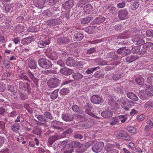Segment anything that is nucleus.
<instances>
[{
    "label": "nucleus",
    "mask_w": 153,
    "mask_h": 153,
    "mask_svg": "<svg viewBox=\"0 0 153 153\" xmlns=\"http://www.w3.org/2000/svg\"><path fill=\"white\" fill-rule=\"evenodd\" d=\"M104 75L102 74L101 72L100 71H97L94 74V77L96 78H100L103 76Z\"/></svg>",
    "instance_id": "obj_56"
},
{
    "label": "nucleus",
    "mask_w": 153,
    "mask_h": 153,
    "mask_svg": "<svg viewBox=\"0 0 153 153\" xmlns=\"http://www.w3.org/2000/svg\"><path fill=\"white\" fill-rule=\"evenodd\" d=\"M101 115L105 118L111 117L112 116V113L111 111L105 110L101 113Z\"/></svg>",
    "instance_id": "obj_27"
},
{
    "label": "nucleus",
    "mask_w": 153,
    "mask_h": 153,
    "mask_svg": "<svg viewBox=\"0 0 153 153\" xmlns=\"http://www.w3.org/2000/svg\"><path fill=\"white\" fill-rule=\"evenodd\" d=\"M60 83V80L56 78H51L48 81V86L51 88L58 87Z\"/></svg>",
    "instance_id": "obj_4"
},
{
    "label": "nucleus",
    "mask_w": 153,
    "mask_h": 153,
    "mask_svg": "<svg viewBox=\"0 0 153 153\" xmlns=\"http://www.w3.org/2000/svg\"><path fill=\"white\" fill-rule=\"evenodd\" d=\"M75 60L72 57L68 58L66 60V64L68 66H74L75 64Z\"/></svg>",
    "instance_id": "obj_18"
},
{
    "label": "nucleus",
    "mask_w": 153,
    "mask_h": 153,
    "mask_svg": "<svg viewBox=\"0 0 153 153\" xmlns=\"http://www.w3.org/2000/svg\"><path fill=\"white\" fill-rule=\"evenodd\" d=\"M48 57L52 60L56 59L58 57V54L54 51H51L47 55Z\"/></svg>",
    "instance_id": "obj_13"
},
{
    "label": "nucleus",
    "mask_w": 153,
    "mask_h": 153,
    "mask_svg": "<svg viewBox=\"0 0 153 153\" xmlns=\"http://www.w3.org/2000/svg\"><path fill=\"white\" fill-rule=\"evenodd\" d=\"M90 0H80L78 3V7H83L87 3L90 2Z\"/></svg>",
    "instance_id": "obj_34"
},
{
    "label": "nucleus",
    "mask_w": 153,
    "mask_h": 153,
    "mask_svg": "<svg viewBox=\"0 0 153 153\" xmlns=\"http://www.w3.org/2000/svg\"><path fill=\"white\" fill-rule=\"evenodd\" d=\"M92 20V19L91 17H87L85 18L82 19L81 20V22L82 24H85L89 23Z\"/></svg>",
    "instance_id": "obj_41"
},
{
    "label": "nucleus",
    "mask_w": 153,
    "mask_h": 153,
    "mask_svg": "<svg viewBox=\"0 0 153 153\" xmlns=\"http://www.w3.org/2000/svg\"><path fill=\"white\" fill-rule=\"evenodd\" d=\"M60 18L54 19H50L46 22V24L50 26L60 24L61 22Z\"/></svg>",
    "instance_id": "obj_8"
},
{
    "label": "nucleus",
    "mask_w": 153,
    "mask_h": 153,
    "mask_svg": "<svg viewBox=\"0 0 153 153\" xmlns=\"http://www.w3.org/2000/svg\"><path fill=\"white\" fill-rule=\"evenodd\" d=\"M127 130L130 133L135 134L137 133L136 129L133 127H129L127 128Z\"/></svg>",
    "instance_id": "obj_57"
},
{
    "label": "nucleus",
    "mask_w": 153,
    "mask_h": 153,
    "mask_svg": "<svg viewBox=\"0 0 153 153\" xmlns=\"http://www.w3.org/2000/svg\"><path fill=\"white\" fill-rule=\"evenodd\" d=\"M72 77L75 79H78L82 78L83 75L79 72L74 73L72 74Z\"/></svg>",
    "instance_id": "obj_38"
},
{
    "label": "nucleus",
    "mask_w": 153,
    "mask_h": 153,
    "mask_svg": "<svg viewBox=\"0 0 153 153\" xmlns=\"http://www.w3.org/2000/svg\"><path fill=\"white\" fill-rule=\"evenodd\" d=\"M82 33H75L74 36V40L75 41H81L84 37Z\"/></svg>",
    "instance_id": "obj_21"
},
{
    "label": "nucleus",
    "mask_w": 153,
    "mask_h": 153,
    "mask_svg": "<svg viewBox=\"0 0 153 153\" xmlns=\"http://www.w3.org/2000/svg\"><path fill=\"white\" fill-rule=\"evenodd\" d=\"M38 26L32 27L29 28V31L32 32H36L39 31V27Z\"/></svg>",
    "instance_id": "obj_50"
},
{
    "label": "nucleus",
    "mask_w": 153,
    "mask_h": 153,
    "mask_svg": "<svg viewBox=\"0 0 153 153\" xmlns=\"http://www.w3.org/2000/svg\"><path fill=\"white\" fill-rule=\"evenodd\" d=\"M74 71L67 68H63L60 69V73L64 75H68L73 73Z\"/></svg>",
    "instance_id": "obj_10"
},
{
    "label": "nucleus",
    "mask_w": 153,
    "mask_h": 153,
    "mask_svg": "<svg viewBox=\"0 0 153 153\" xmlns=\"http://www.w3.org/2000/svg\"><path fill=\"white\" fill-rule=\"evenodd\" d=\"M69 92V90L67 88H64L61 89L60 91L61 95H65L68 94Z\"/></svg>",
    "instance_id": "obj_51"
},
{
    "label": "nucleus",
    "mask_w": 153,
    "mask_h": 153,
    "mask_svg": "<svg viewBox=\"0 0 153 153\" xmlns=\"http://www.w3.org/2000/svg\"><path fill=\"white\" fill-rule=\"evenodd\" d=\"M73 131V129L71 128L66 129L61 134V136L62 138L65 137L68 134H72Z\"/></svg>",
    "instance_id": "obj_24"
},
{
    "label": "nucleus",
    "mask_w": 153,
    "mask_h": 153,
    "mask_svg": "<svg viewBox=\"0 0 153 153\" xmlns=\"http://www.w3.org/2000/svg\"><path fill=\"white\" fill-rule=\"evenodd\" d=\"M144 107L146 108H153V100H150L146 103L144 105Z\"/></svg>",
    "instance_id": "obj_40"
},
{
    "label": "nucleus",
    "mask_w": 153,
    "mask_h": 153,
    "mask_svg": "<svg viewBox=\"0 0 153 153\" xmlns=\"http://www.w3.org/2000/svg\"><path fill=\"white\" fill-rule=\"evenodd\" d=\"M135 81L137 84L140 85L143 88V85L146 84L143 83V79L142 77H137L135 79Z\"/></svg>",
    "instance_id": "obj_32"
},
{
    "label": "nucleus",
    "mask_w": 153,
    "mask_h": 153,
    "mask_svg": "<svg viewBox=\"0 0 153 153\" xmlns=\"http://www.w3.org/2000/svg\"><path fill=\"white\" fill-rule=\"evenodd\" d=\"M100 69L99 67L92 68L89 69H88L86 71V73L87 74H90L95 71L99 70Z\"/></svg>",
    "instance_id": "obj_42"
},
{
    "label": "nucleus",
    "mask_w": 153,
    "mask_h": 153,
    "mask_svg": "<svg viewBox=\"0 0 153 153\" xmlns=\"http://www.w3.org/2000/svg\"><path fill=\"white\" fill-rule=\"evenodd\" d=\"M38 63L40 67L44 68H50L52 65V64L50 61L45 59H39Z\"/></svg>",
    "instance_id": "obj_1"
},
{
    "label": "nucleus",
    "mask_w": 153,
    "mask_h": 153,
    "mask_svg": "<svg viewBox=\"0 0 153 153\" xmlns=\"http://www.w3.org/2000/svg\"><path fill=\"white\" fill-rule=\"evenodd\" d=\"M58 91L59 89H57L53 91L51 94V98L53 100L56 99L58 96Z\"/></svg>",
    "instance_id": "obj_44"
},
{
    "label": "nucleus",
    "mask_w": 153,
    "mask_h": 153,
    "mask_svg": "<svg viewBox=\"0 0 153 153\" xmlns=\"http://www.w3.org/2000/svg\"><path fill=\"white\" fill-rule=\"evenodd\" d=\"M28 75L31 79L34 82V83L36 85L37 87H38V82L39 79L36 78L30 71H28Z\"/></svg>",
    "instance_id": "obj_19"
},
{
    "label": "nucleus",
    "mask_w": 153,
    "mask_h": 153,
    "mask_svg": "<svg viewBox=\"0 0 153 153\" xmlns=\"http://www.w3.org/2000/svg\"><path fill=\"white\" fill-rule=\"evenodd\" d=\"M61 151L62 153H71L74 151V149L71 148H67L66 146H64Z\"/></svg>",
    "instance_id": "obj_33"
},
{
    "label": "nucleus",
    "mask_w": 153,
    "mask_h": 153,
    "mask_svg": "<svg viewBox=\"0 0 153 153\" xmlns=\"http://www.w3.org/2000/svg\"><path fill=\"white\" fill-rule=\"evenodd\" d=\"M153 45V43L150 42H147L146 43H144V44L143 45V48H145L147 49L150 47L152 46Z\"/></svg>",
    "instance_id": "obj_61"
},
{
    "label": "nucleus",
    "mask_w": 153,
    "mask_h": 153,
    "mask_svg": "<svg viewBox=\"0 0 153 153\" xmlns=\"http://www.w3.org/2000/svg\"><path fill=\"white\" fill-rule=\"evenodd\" d=\"M104 143L102 142H99L96 143L93 145L92 148V151L94 152L98 153L101 152L104 146Z\"/></svg>",
    "instance_id": "obj_3"
},
{
    "label": "nucleus",
    "mask_w": 153,
    "mask_h": 153,
    "mask_svg": "<svg viewBox=\"0 0 153 153\" xmlns=\"http://www.w3.org/2000/svg\"><path fill=\"white\" fill-rule=\"evenodd\" d=\"M62 119L66 121H70L73 120V117L69 113H64L62 115Z\"/></svg>",
    "instance_id": "obj_12"
},
{
    "label": "nucleus",
    "mask_w": 153,
    "mask_h": 153,
    "mask_svg": "<svg viewBox=\"0 0 153 153\" xmlns=\"http://www.w3.org/2000/svg\"><path fill=\"white\" fill-rule=\"evenodd\" d=\"M139 56L137 55H131V56H128L126 58V60L127 62L130 63L137 59Z\"/></svg>",
    "instance_id": "obj_23"
},
{
    "label": "nucleus",
    "mask_w": 153,
    "mask_h": 153,
    "mask_svg": "<svg viewBox=\"0 0 153 153\" xmlns=\"http://www.w3.org/2000/svg\"><path fill=\"white\" fill-rule=\"evenodd\" d=\"M5 10L6 12H12L13 7L10 4H7L5 6Z\"/></svg>",
    "instance_id": "obj_52"
},
{
    "label": "nucleus",
    "mask_w": 153,
    "mask_h": 153,
    "mask_svg": "<svg viewBox=\"0 0 153 153\" xmlns=\"http://www.w3.org/2000/svg\"><path fill=\"white\" fill-rule=\"evenodd\" d=\"M97 50L95 48H90L89 49L87 50V54H91L96 52Z\"/></svg>",
    "instance_id": "obj_58"
},
{
    "label": "nucleus",
    "mask_w": 153,
    "mask_h": 153,
    "mask_svg": "<svg viewBox=\"0 0 153 153\" xmlns=\"http://www.w3.org/2000/svg\"><path fill=\"white\" fill-rule=\"evenodd\" d=\"M140 50V47L139 46H134L133 47L131 50V52H132L133 53H139Z\"/></svg>",
    "instance_id": "obj_46"
},
{
    "label": "nucleus",
    "mask_w": 153,
    "mask_h": 153,
    "mask_svg": "<svg viewBox=\"0 0 153 153\" xmlns=\"http://www.w3.org/2000/svg\"><path fill=\"white\" fill-rule=\"evenodd\" d=\"M33 40L32 37H28L23 39L21 43L23 45H26L30 43Z\"/></svg>",
    "instance_id": "obj_28"
},
{
    "label": "nucleus",
    "mask_w": 153,
    "mask_h": 153,
    "mask_svg": "<svg viewBox=\"0 0 153 153\" xmlns=\"http://www.w3.org/2000/svg\"><path fill=\"white\" fill-rule=\"evenodd\" d=\"M95 28L94 26H88L85 28L86 32L88 33L93 34L94 31L93 30Z\"/></svg>",
    "instance_id": "obj_43"
},
{
    "label": "nucleus",
    "mask_w": 153,
    "mask_h": 153,
    "mask_svg": "<svg viewBox=\"0 0 153 153\" xmlns=\"http://www.w3.org/2000/svg\"><path fill=\"white\" fill-rule=\"evenodd\" d=\"M147 49L146 48H143V46L142 47L141 50H140L139 53V54H140L141 55H144L147 52Z\"/></svg>",
    "instance_id": "obj_63"
},
{
    "label": "nucleus",
    "mask_w": 153,
    "mask_h": 153,
    "mask_svg": "<svg viewBox=\"0 0 153 153\" xmlns=\"http://www.w3.org/2000/svg\"><path fill=\"white\" fill-rule=\"evenodd\" d=\"M42 129L40 127L36 126L34 127L33 131L32 133L37 135L41 136L42 132Z\"/></svg>",
    "instance_id": "obj_20"
},
{
    "label": "nucleus",
    "mask_w": 153,
    "mask_h": 153,
    "mask_svg": "<svg viewBox=\"0 0 153 153\" xmlns=\"http://www.w3.org/2000/svg\"><path fill=\"white\" fill-rule=\"evenodd\" d=\"M24 30V27L21 25H19L15 27L14 31L16 33H21Z\"/></svg>",
    "instance_id": "obj_17"
},
{
    "label": "nucleus",
    "mask_w": 153,
    "mask_h": 153,
    "mask_svg": "<svg viewBox=\"0 0 153 153\" xmlns=\"http://www.w3.org/2000/svg\"><path fill=\"white\" fill-rule=\"evenodd\" d=\"M71 108L74 112L77 113L82 114L84 112L81 108L79 106L76 105H73L71 107Z\"/></svg>",
    "instance_id": "obj_11"
},
{
    "label": "nucleus",
    "mask_w": 153,
    "mask_h": 153,
    "mask_svg": "<svg viewBox=\"0 0 153 153\" xmlns=\"http://www.w3.org/2000/svg\"><path fill=\"white\" fill-rule=\"evenodd\" d=\"M60 123L56 120L52 121L51 122V126L55 129H58L59 128Z\"/></svg>",
    "instance_id": "obj_35"
},
{
    "label": "nucleus",
    "mask_w": 153,
    "mask_h": 153,
    "mask_svg": "<svg viewBox=\"0 0 153 153\" xmlns=\"http://www.w3.org/2000/svg\"><path fill=\"white\" fill-rule=\"evenodd\" d=\"M146 35L147 36L149 37H152L153 36V30H148L146 31Z\"/></svg>",
    "instance_id": "obj_64"
},
{
    "label": "nucleus",
    "mask_w": 153,
    "mask_h": 153,
    "mask_svg": "<svg viewBox=\"0 0 153 153\" xmlns=\"http://www.w3.org/2000/svg\"><path fill=\"white\" fill-rule=\"evenodd\" d=\"M143 88L145 89L146 94L148 96H153V86L152 85L146 84L143 85Z\"/></svg>",
    "instance_id": "obj_5"
},
{
    "label": "nucleus",
    "mask_w": 153,
    "mask_h": 153,
    "mask_svg": "<svg viewBox=\"0 0 153 153\" xmlns=\"http://www.w3.org/2000/svg\"><path fill=\"white\" fill-rule=\"evenodd\" d=\"M50 41L49 39L46 41H39L37 43L38 46L41 48H44L46 45H48L50 43Z\"/></svg>",
    "instance_id": "obj_14"
},
{
    "label": "nucleus",
    "mask_w": 153,
    "mask_h": 153,
    "mask_svg": "<svg viewBox=\"0 0 153 153\" xmlns=\"http://www.w3.org/2000/svg\"><path fill=\"white\" fill-rule=\"evenodd\" d=\"M140 35L139 34H137L134 36L132 39V41L134 43L136 42L139 39H140Z\"/></svg>",
    "instance_id": "obj_54"
},
{
    "label": "nucleus",
    "mask_w": 153,
    "mask_h": 153,
    "mask_svg": "<svg viewBox=\"0 0 153 153\" xmlns=\"http://www.w3.org/2000/svg\"><path fill=\"white\" fill-rule=\"evenodd\" d=\"M59 139V137L56 135H53L50 137L49 138L48 142L50 145H52L56 140Z\"/></svg>",
    "instance_id": "obj_31"
},
{
    "label": "nucleus",
    "mask_w": 153,
    "mask_h": 153,
    "mask_svg": "<svg viewBox=\"0 0 153 153\" xmlns=\"http://www.w3.org/2000/svg\"><path fill=\"white\" fill-rule=\"evenodd\" d=\"M35 117H36L38 120L42 124H45L48 122V120L45 118L44 116L41 115H36Z\"/></svg>",
    "instance_id": "obj_16"
},
{
    "label": "nucleus",
    "mask_w": 153,
    "mask_h": 153,
    "mask_svg": "<svg viewBox=\"0 0 153 153\" xmlns=\"http://www.w3.org/2000/svg\"><path fill=\"white\" fill-rule=\"evenodd\" d=\"M20 125L18 123H16L11 125V129L14 131H18L20 129Z\"/></svg>",
    "instance_id": "obj_29"
},
{
    "label": "nucleus",
    "mask_w": 153,
    "mask_h": 153,
    "mask_svg": "<svg viewBox=\"0 0 153 153\" xmlns=\"http://www.w3.org/2000/svg\"><path fill=\"white\" fill-rule=\"evenodd\" d=\"M147 123V125L144 128V130L145 131H147L150 130L153 126V123L151 120H148Z\"/></svg>",
    "instance_id": "obj_26"
},
{
    "label": "nucleus",
    "mask_w": 153,
    "mask_h": 153,
    "mask_svg": "<svg viewBox=\"0 0 153 153\" xmlns=\"http://www.w3.org/2000/svg\"><path fill=\"white\" fill-rule=\"evenodd\" d=\"M77 117L78 120L81 122H85L88 120V118L85 117L83 115H78L77 116Z\"/></svg>",
    "instance_id": "obj_39"
},
{
    "label": "nucleus",
    "mask_w": 153,
    "mask_h": 153,
    "mask_svg": "<svg viewBox=\"0 0 153 153\" xmlns=\"http://www.w3.org/2000/svg\"><path fill=\"white\" fill-rule=\"evenodd\" d=\"M128 100L125 97H122L118 99L117 102L118 103H122L123 105H125Z\"/></svg>",
    "instance_id": "obj_36"
},
{
    "label": "nucleus",
    "mask_w": 153,
    "mask_h": 153,
    "mask_svg": "<svg viewBox=\"0 0 153 153\" xmlns=\"http://www.w3.org/2000/svg\"><path fill=\"white\" fill-rule=\"evenodd\" d=\"M131 51L129 49H126L124 50L123 52V56H124L129 55L131 53Z\"/></svg>",
    "instance_id": "obj_62"
},
{
    "label": "nucleus",
    "mask_w": 153,
    "mask_h": 153,
    "mask_svg": "<svg viewBox=\"0 0 153 153\" xmlns=\"http://www.w3.org/2000/svg\"><path fill=\"white\" fill-rule=\"evenodd\" d=\"M7 89L9 91L14 93L13 94L16 93L15 91L14 86L13 85H7Z\"/></svg>",
    "instance_id": "obj_53"
},
{
    "label": "nucleus",
    "mask_w": 153,
    "mask_h": 153,
    "mask_svg": "<svg viewBox=\"0 0 153 153\" xmlns=\"http://www.w3.org/2000/svg\"><path fill=\"white\" fill-rule=\"evenodd\" d=\"M118 17L120 20H124L128 19V10L124 9L120 10L118 13Z\"/></svg>",
    "instance_id": "obj_6"
},
{
    "label": "nucleus",
    "mask_w": 153,
    "mask_h": 153,
    "mask_svg": "<svg viewBox=\"0 0 153 153\" xmlns=\"http://www.w3.org/2000/svg\"><path fill=\"white\" fill-rule=\"evenodd\" d=\"M139 5L140 4L138 1H136L132 4V6L133 7V9L134 10H135L139 7Z\"/></svg>",
    "instance_id": "obj_60"
},
{
    "label": "nucleus",
    "mask_w": 153,
    "mask_h": 153,
    "mask_svg": "<svg viewBox=\"0 0 153 153\" xmlns=\"http://www.w3.org/2000/svg\"><path fill=\"white\" fill-rule=\"evenodd\" d=\"M127 97L131 100L137 101L138 100L137 96L134 93L131 92H129L127 94Z\"/></svg>",
    "instance_id": "obj_22"
},
{
    "label": "nucleus",
    "mask_w": 153,
    "mask_h": 153,
    "mask_svg": "<svg viewBox=\"0 0 153 153\" xmlns=\"http://www.w3.org/2000/svg\"><path fill=\"white\" fill-rule=\"evenodd\" d=\"M44 116L46 118H47L51 120L53 119V117L50 111H46L44 113Z\"/></svg>",
    "instance_id": "obj_45"
},
{
    "label": "nucleus",
    "mask_w": 153,
    "mask_h": 153,
    "mask_svg": "<svg viewBox=\"0 0 153 153\" xmlns=\"http://www.w3.org/2000/svg\"><path fill=\"white\" fill-rule=\"evenodd\" d=\"M126 48V47L120 48L117 50V53L119 54H121L122 56H123V51Z\"/></svg>",
    "instance_id": "obj_55"
},
{
    "label": "nucleus",
    "mask_w": 153,
    "mask_h": 153,
    "mask_svg": "<svg viewBox=\"0 0 153 153\" xmlns=\"http://www.w3.org/2000/svg\"><path fill=\"white\" fill-rule=\"evenodd\" d=\"M122 75V74H115L113 75L112 78L114 80H117L120 79Z\"/></svg>",
    "instance_id": "obj_49"
},
{
    "label": "nucleus",
    "mask_w": 153,
    "mask_h": 153,
    "mask_svg": "<svg viewBox=\"0 0 153 153\" xmlns=\"http://www.w3.org/2000/svg\"><path fill=\"white\" fill-rule=\"evenodd\" d=\"M116 137L118 139H123L128 141L131 140L130 136L124 130L118 131L116 132Z\"/></svg>",
    "instance_id": "obj_2"
},
{
    "label": "nucleus",
    "mask_w": 153,
    "mask_h": 153,
    "mask_svg": "<svg viewBox=\"0 0 153 153\" xmlns=\"http://www.w3.org/2000/svg\"><path fill=\"white\" fill-rule=\"evenodd\" d=\"M105 18L103 16H100L96 18L92 22V25L99 24L103 22L105 20Z\"/></svg>",
    "instance_id": "obj_15"
},
{
    "label": "nucleus",
    "mask_w": 153,
    "mask_h": 153,
    "mask_svg": "<svg viewBox=\"0 0 153 153\" xmlns=\"http://www.w3.org/2000/svg\"><path fill=\"white\" fill-rule=\"evenodd\" d=\"M131 101H129L127 103L126 105H123V108L126 111H128L129 110V109L131 108V105L130 103Z\"/></svg>",
    "instance_id": "obj_59"
},
{
    "label": "nucleus",
    "mask_w": 153,
    "mask_h": 153,
    "mask_svg": "<svg viewBox=\"0 0 153 153\" xmlns=\"http://www.w3.org/2000/svg\"><path fill=\"white\" fill-rule=\"evenodd\" d=\"M74 138L77 140H81L83 138V136L79 133L76 132L74 134L73 136Z\"/></svg>",
    "instance_id": "obj_47"
},
{
    "label": "nucleus",
    "mask_w": 153,
    "mask_h": 153,
    "mask_svg": "<svg viewBox=\"0 0 153 153\" xmlns=\"http://www.w3.org/2000/svg\"><path fill=\"white\" fill-rule=\"evenodd\" d=\"M19 88L20 89L25 91L26 90V83H25L22 82H20L19 83Z\"/></svg>",
    "instance_id": "obj_48"
},
{
    "label": "nucleus",
    "mask_w": 153,
    "mask_h": 153,
    "mask_svg": "<svg viewBox=\"0 0 153 153\" xmlns=\"http://www.w3.org/2000/svg\"><path fill=\"white\" fill-rule=\"evenodd\" d=\"M44 0H36L34 2V5L39 8H42L43 7Z\"/></svg>",
    "instance_id": "obj_25"
},
{
    "label": "nucleus",
    "mask_w": 153,
    "mask_h": 153,
    "mask_svg": "<svg viewBox=\"0 0 153 153\" xmlns=\"http://www.w3.org/2000/svg\"><path fill=\"white\" fill-rule=\"evenodd\" d=\"M114 145L108 143L104 147V149L105 151H106L107 152L109 153L114 148Z\"/></svg>",
    "instance_id": "obj_30"
},
{
    "label": "nucleus",
    "mask_w": 153,
    "mask_h": 153,
    "mask_svg": "<svg viewBox=\"0 0 153 153\" xmlns=\"http://www.w3.org/2000/svg\"><path fill=\"white\" fill-rule=\"evenodd\" d=\"M36 62L33 60L30 61L28 63V65L29 68L32 69H35L36 67Z\"/></svg>",
    "instance_id": "obj_37"
},
{
    "label": "nucleus",
    "mask_w": 153,
    "mask_h": 153,
    "mask_svg": "<svg viewBox=\"0 0 153 153\" xmlns=\"http://www.w3.org/2000/svg\"><path fill=\"white\" fill-rule=\"evenodd\" d=\"M74 1L73 0H69L62 4V8L65 10H69L74 5Z\"/></svg>",
    "instance_id": "obj_7"
},
{
    "label": "nucleus",
    "mask_w": 153,
    "mask_h": 153,
    "mask_svg": "<svg viewBox=\"0 0 153 153\" xmlns=\"http://www.w3.org/2000/svg\"><path fill=\"white\" fill-rule=\"evenodd\" d=\"M102 97L98 95H93L91 98V102L96 104L100 103Z\"/></svg>",
    "instance_id": "obj_9"
}]
</instances>
